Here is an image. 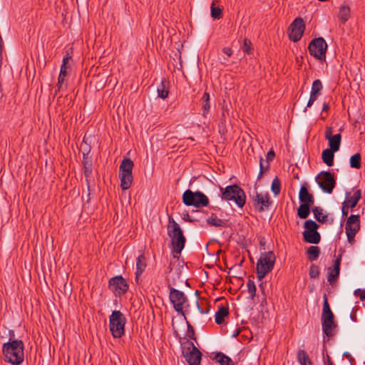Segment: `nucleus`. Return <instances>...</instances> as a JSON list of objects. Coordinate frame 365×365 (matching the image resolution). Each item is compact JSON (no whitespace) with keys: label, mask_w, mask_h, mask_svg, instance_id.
Wrapping results in <instances>:
<instances>
[{"label":"nucleus","mask_w":365,"mask_h":365,"mask_svg":"<svg viewBox=\"0 0 365 365\" xmlns=\"http://www.w3.org/2000/svg\"><path fill=\"white\" fill-rule=\"evenodd\" d=\"M182 202L187 206L195 207H206L209 204L207 197L200 191L192 192L187 190L182 195Z\"/></svg>","instance_id":"0eeeda50"},{"label":"nucleus","mask_w":365,"mask_h":365,"mask_svg":"<svg viewBox=\"0 0 365 365\" xmlns=\"http://www.w3.org/2000/svg\"><path fill=\"white\" fill-rule=\"evenodd\" d=\"M110 287L115 289L116 294L125 293L128 289V284L121 276L113 277L109 281Z\"/></svg>","instance_id":"f3484780"},{"label":"nucleus","mask_w":365,"mask_h":365,"mask_svg":"<svg viewBox=\"0 0 365 365\" xmlns=\"http://www.w3.org/2000/svg\"><path fill=\"white\" fill-rule=\"evenodd\" d=\"M14 336V331H10V341L3 344L2 352L6 361L19 365L24 359V343L21 340L12 339Z\"/></svg>","instance_id":"f257e3e1"},{"label":"nucleus","mask_w":365,"mask_h":365,"mask_svg":"<svg viewBox=\"0 0 365 365\" xmlns=\"http://www.w3.org/2000/svg\"><path fill=\"white\" fill-rule=\"evenodd\" d=\"M66 68H61V71H60V73H59V76H58V84H57V86L58 88V90L61 89V86H62V84L65 81V78L66 76Z\"/></svg>","instance_id":"e433bc0d"},{"label":"nucleus","mask_w":365,"mask_h":365,"mask_svg":"<svg viewBox=\"0 0 365 365\" xmlns=\"http://www.w3.org/2000/svg\"><path fill=\"white\" fill-rule=\"evenodd\" d=\"M214 359L220 365H235L229 356L222 352L216 354Z\"/></svg>","instance_id":"5701e85b"},{"label":"nucleus","mask_w":365,"mask_h":365,"mask_svg":"<svg viewBox=\"0 0 365 365\" xmlns=\"http://www.w3.org/2000/svg\"><path fill=\"white\" fill-rule=\"evenodd\" d=\"M134 166L133 162L130 158H124L119 166V178L122 190L129 189L133 180L132 170Z\"/></svg>","instance_id":"20e7f679"},{"label":"nucleus","mask_w":365,"mask_h":365,"mask_svg":"<svg viewBox=\"0 0 365 365\" xmlns=\"http://www.w3.org/2000/svg\"><path fill=\"white\" fill-rule=\"evenodd\" d=\"M324 303L322 313V322L323 332L327 336H332V329L336 327L334 317L330 309L327 294L323 297Z\"/></svg>","instance_id":"423d86ee"},{"label":"nucleus","mask_w":365,"mask_h":365,"mask_svg":"<svg viewBox=\"0 0 365 365\" xmlns=\"http://www.w3.org/2000/svg\"><path fill=\"white\" fill-rule=\"evenodd\" d=\"M318 227L319 225L317 222L312 220H308L304 222L305 230L314 231V230H317Z\"/></svg>","instance_id":"4c0bfd02"},{"label":"nucleus","mask_w":365,"mask_h":365,"mask_svg":"<svg viewBox=\"0 0 365 365\" xmlns=\"http://www.w3.org/2000/svg\"><path fill=\"white\" fill-rule=\"evenodd\" d=\"M274 156H275L274 152L272 150H269L267 154V163H269V161H272L274 159Z\"/></svg>","instance_id":"49530a36"},{"label":"nucleus","mask_w":365,"mask_h":365,"mask_svg":"<svg viewBox=\"0 0 365 365\" xmlns=\"http://www.w3.org/2000/svg\"><path fill=\"white\" fill-rule=\"evenodd\" d=\"M360 229L359 215H351L346 222L345 230L348 242L353 244L354 237Z\"/></svg>","instance_id":"f8f14e48"},{"label":"nucleus","mask_w":365,"mask_h":365,"mask_svg":"<svg viewBox=\"0 0 365 365\" xmlns=\"http://www.w3.org/2000/svg\"><path fill=\"white\" fill-rule=\"evenodd\" d=\"M310 206L307 204H301L297 210V215L299 218L305 219L307 218L310 212Z\"/></svg>","instance_id":"c85d7f7f"},{"label":"nucleus","mask_w":365,"mask_h":365,"mask_svg":"<svg viewBox=\"0 0 365 365\" xmlns=\"http://www.w3.org/2000/svg\"><path fill=\"white\" fill-rule=\"evenodd\" d=\"M202 111H203L202 115L204 116H205L210 108V95L208 93H206V92L204 93L202 98Z\"/></svg>","instance_id":"7c9ffc66"},{"label":"nucleus","mask_w":365,"mask_h":365,"mask_svg":"<svg viewBox=\"0 0 365 365\" xmlns=\"http://www.w3.org/2000/svg\"><path fill=\"white\" fill-rule=\"evenodd\" d=\"M247 289L251 299H253L256 294V286L255 282L251 279H249L247 282Z\"/></svg>","instance_id":"58836bf2"},{"label":"nucleus","mask_w":365,"mask_h":365,"mask_svg":"<svg viewBox=\"0 0 365 365\" xmlns=\"http://www.w3.org/2000/svg\"><path fill=\"white\" fill-rule=\"evenodd\" d=\"M146 258L143 254L137 257L135 278L138 280L146 268Z\"/></svg>","instance_id":"aec40b11"},{"label":"nucleus","mask_w":365,"mask_h":365,"mask_svg":"<svg viewBox=\"0 0 365 365\" xmlns=\"http://www.w3.org/2000/svg\"><path fill=\"white\" fill-rule=\"evenodd\" d=\"M328 365H334V364L331 361H329Z\"/></svg>","instance_id":"13d9d810"},{"label":"nucleus","mask_w":365,"mask_h":365,"mask_svg":"<svg viewBox=\"0 0 365 365\" xmlns=\"http://www.w3.org/2000/svg\"><path fill=\"white\" fill-rule=\"evenodd\" d=\"M168 235L170 237L173 246V252L175 254L180 255L185 247V237L180 225L175 221L172 217L168 218Z\"/></svg>","instance_id":"f03ea898"},{"label":"nucleus","mask_w":365,"mask_h":365,"mask_svg":"<svg viewBox=\"0 0 365 365\" xmlns=\"http://www.w3.org/2000/svg\"><path fill=\"white\" fill-rule=\"evenodd\" d=\"M319 275V267L315 264H312L309 269V277L312 279H316Z\"/></svg>","instance_id":"a19ab883"},{"label":"nucleus","mask_w":365,"mask_h":365,"mask_svg":"<svg viewBox=\"0 0 365 365\" xmlns=\"http://www.w3.org/2000/svg\"><path fill=\"white\" fill-rule=\"evenodd\" d=\"M207 222L209 225L216 226V227H224L225 225V222L217 218L216 216H211L207 219Z\"/></svg>","instance_id":"72a5a7b5"},{"label":"nucleus","mask_w":365,"mask_h":365,"mask_svg":"<svg viewBox=\"0 0 365 365\" xmlns=\"http://www.w3.org/2000/svg\"><path fill=\"white\" fill-rule=\"evenodd\" d=\"M327 44L322 37L312 40L309 45V51L311 55L319 60H324Z\"/></svg>","instance_id":"9d476101"},{"label":"nucleus","mask_w":365,"mask_h":365,"mask_svg":"<svg viewBox=\"0 0 365 365\" xmlns=\"http://www.w3.org/2000/svg\"><path fill=\"white\" fill-rule=\"evenodd\" d=\"M329 110V105L326 103L323 104L322 110L323 111H327Z\"/></svg>","instance_id":"864d4df0"},{"label":"nucleus","mask_w":365,"mask_h":365,"mask_svg":"<svg viewBox=\"0 0 365 365\" xmlns=\"http://www.w3.org/2000/svg\"><path fill=\"white\" fill-rule=\"evenodd\" d=\"M84 169H85V170H84L85 175L86 177H88L91 174V172H92L91 164L85 163Z\"/></svg>","instance_id":"a18cd8bd"},{"label":"nucleus","mask_w":365,"mask_h":365,"mask_svg":"<svg viewBox=\"0 0 365 365\" xmlns=\"http://www.w3.org/2000/svg\"><path fill=\"white\" fill-rule=\"evenodd\" d=\"M299 199L302 204L312 205L314 202V198L310 194L305 186H302L299 193Z\"/></svg>","instance_id":"6ab92c4d"},{"label":"nucleus","mask_w":365,"mask_h":365,"mask_svg":"<svg viewBox=\"0 0 365 365\" xmlns=\"http://www.w3.org/2000/svg\"><path fill=\"white\" fill-rule=\"evenodd\" d=\"M222 199L233 200L239 207H242L246 202L244 190L237 185L227 186L225 189L220 187Z\"/></svg>","instance_id":"7ed1b4c3"},{"label":"nucleus","mask_w":365,"mask_h":365,"mask_svg":"<svg viewBox=\"0 0 365 365\" xmlns=\"http://www.w3.org/2000/svg\"><path fill=\"white\" fill-rule=\"evenodd\" d=\"M304 240L312 244H318L320 241L321 237L318 232H314L312 234H309L307 232H303Z\"/></svg>","instance_id":"b1692460"},{"label":"nucleus","mask_w":365,"mask_h":365,"mask_svg":"<svg viewBox=\"0 0 365 365\" xmlns=\"http://www.w3.org/2000/svg\"><path fill=\"white\" fill-rule=\"evenodd\" d=\"M228 314V308L225 307H221L215 313V322L217 324H221L224 322L225 317H227Z\"/></svg>","instance_id":"393cba45"},{"label":"nucleus","mask_w":365,"mask_h":365,"mask_svg":"<svg viewBox=\"0 0 365 365\" xmlns=\"http://www.w3.org/2000/svg\"><path fill=\"white\" fill-rule=\"evenodd\" d=\"M239 333H240V330H237L236 332H235V333L233 334V336H237L239 334Z\"/></svg>","instance_id":"4d7b16f0"},{"label":"nucleus","mask_w":365,"mask_h":365,"mask_svg":"<svg viewBox=\"0 0 365 365\" xmlns=\"http://www.w3.org/2000/svg\"><path fill=\"white\" fill-rule=\"evenodd\" d=\"M3 51V40L1 37H0V55L1 54Z\"/></svg>","instance_id":"5fc2aeb1"},{"label":"nucleus","mask_w":365,"mask_h":365,"mask_svg":"<svg viewBox=\"0 0 365 365\" xmlns=\"http://www.w3.org/2000/svg\"><path fill=\"white\" fill-rule=\"evenodd\" d=\"M350 165L351 168L359 169L361 168V155L356 153L350 158Z\"/></svg>","instance_id":"473e14b6"},{"label":"nucleus","mask_w":365,"mask_h":365,"mask_svg":"<svg viewBox=\"0 0 365 365\" xmlns=\"http://www.w3.org/2000/svg\"><path fill=\"white\" fill-rule=\"evenodd\" d=\"M324 138L329 142V149L334 151L339 150L341 140L340 133L332 135V128L327 126L325 128Z\"/></svg>","instance_id":"dca6fc26"},{"label":"nucleus","mask_w":365,"mask_h":365,"mask_svg":"<svg viewBox=\"0 0 365 365\" xmlns=\"http://www.w3.org/2000/svg\"><path fill=\"white\" fill-rule=\"evenodd\" d=\"M69 59V57H65L63 60V64L61 65V68H66V63H68V61Z\"/></svg>","instance_id":"603ef678"},{"label":"nucleus","mask_w":365,"mask_h":365,"mask_svg":"<svg viewBox=\"0 0 365 365\" xmlns=\"http://www.w3.org/2000/svg\"><path fill=\"white\" fill-rule=\"evenodd\" d=\"M304 232H307V233H309V234H312L314 232H317V230H314V231L304 230Z\"/></svg>","instance_id":"6e6d98bb"},{"label":"nucleus","mask_w":365,"mask_h":365,"mask_svg":"<svg viewBox=\"0 0 365 365\" xmlns=\"http://www.w3.org/2000/svg\"><path fill=\"white\" fill-rule=\"evenodd\" d=\"M305 29V25L302 18L295 19L290 24L288 31L289 38L294 41H298L302 36Z\"/></svg>","instance_id":"ddd939ff"},{"label":"nucleus","mask_w":365,"mask_h":365,"mask_svg":"<svg viewBox=\"0 0 365 365\" xmlns=\"http://www.w3.org/2000/svg\"><path fill=\"white\" fill-rule=\"evenodd\" d=\"M322 211L323 210L320 207H315L314 208L312 209L314 217L319 222H324L327 221V216L323 215Z\"/></svg>","instance_id":"2f4dec72"},{"label":"nucleus","mask_w":365,"mask_h":365,"mask_svg":"<svg viewBox=\"0 0 365 365\" xmlns=\"http://www.w3.org/2000/svg\"><path fill=\"white\" fill-rule=\"evenodd\" d=\"M190 345L191 348L188 347L187 351H183V356L185 357L186 361L189 365H200L202 353L192 343H190Z\"/></svg>","instance_id":"2eb2a0df"},{"label":"nucleus","mask_w":365,"mask_h":365,"mask_svg":"<svg viewBox=\"0 0 365 365\" xmlns=\"http://www.w3.org/2000/svg\"><path fill=\"white\" fill-rule=\"evenodd\" d=\"M110 331L115 338H120L124 334L125 319L120 311H113L110 316Z\"/></svg>","instance_id":"6e6552de"},{"label":"nucleus","mask_w":365,"mask_h":365,"mask_svg":"<svg viewBox=\"0 0 365 365\" xmlns=\"http://www.w3.org/2000/svg\"><path fill=\"white\" fill-rule=\"evenodd\" d=\"M361 195V190H356L354 192L353 195L350 198L347 199L346 201H345L346 204H347L351 208L354 207L357 205L359 200H360Z\"/></svg>","instance_id":"cd10ccee"},{"label":"nucleus","mask_w":365,"mask_h":365,"mask_svg":"<svg viewBox=\"0 0 365 365\" xmlns=\"http://www.w3.org/2000/svg\"><path fill=\"white\" fill-rule=\"evenodd\" d=\"M272 192L274 194V195H277L279 194L281 190V182L278 178H275L272 182L271 185Z\"/></svg>","instance_id":"f704fd0d"},{"label":"nucleus","mask_w":365,"mask_h":365,"mask_svg":"<svg viewBox=\"0 0 365 365\" xmlns=\"http://www.w3.org/2000/svg\"><path fill=\"white\" fill-rule=\"evenodd\" d=\"M341 255H339L334 261L333 267L328 268L327 280L330 284H333L337 280L340 272V264Z\"/></svg>","instance_id":"a211bd4d"},{"label":"nucleus","mask_w":365,"mask_h":365,"mask_svg":"<svg viewBox=\"0 0 365 365\" xmlns=\"http://www.w3.org/2000/svg\"><path fill=\"white\" fill-rule=\"evenodd\" d=\"M250 41H247V39L245 40L244 41V50L245 52L248 53L249 52V49H250Z\"/></svg>","instance_id":"8fccbe9b"},{"label":"nucleus","mask_w":365,"mask_h":365,"mask_svg":"<svg viewBox=\"0 0 365 365\" xmlns=\"http://www.w3.org/2000/svg\"><path fill=\"white\" fill-rule=\"evenodd\" d=\"M319 187L326 193L331 194L335 187L334 176L329 171H322L316 177Z\"/></svg>","instance_id":"1a4fd4ad"},{"label":"nucleus","mask_w":365,"mask_h":365,"mask_svg":"<svg viewBox=\"0 0 365 365\" xmlns=\"http://www.w3.org/2000/svg\"><path fill=\"white\" fill-rule=\"evenodd\" d=\"M297 359L301 365H312L311 359H309L307 352L300 349L297 352Z\"/></svg>","instance_id":"a878e982"},{"label":"nucleus","mask_w":365,"mask_h":365,"mask_svg":"<svg viewBox=\"0 0 365 365\" xmlns=\"http://www.w3.org/2000/svg\"><path fill=\"white\" fill-rule=\"evenodd\" d=\"M222 52L226 54L227 56H230L232 53V51L230 48L229 47H225L223 48L222 49Z\"/></svg>","instance_id":"09e8293b"},{"label":"nucleus","mask_w":365,"mask_h":365,"mask_svg":"<svg viewBox=\"0 0 365 365\" xmlns=\"http://www.w3.org/2000/svg\"><path fill=\"white\" fill-rule=\"evenodd\" d=\"M169 298L175 311L184 315L183 309L187 301L185 294L175 288H170Z\"/></svg>","instance_id":"9b49d317"},{"label":"nucleus","mask_w":365,"mask_h":365,"mask_svg":"<svg viewBox=\"0 0 365 365\" xmlns=\"http://www.w3.org/2000/svg\"><path fill=\"white\" fill-rule=\"evenodd\" d=\"M354 294L359 297L361 301L365 300V289H358L354 291Z\"/></svg>","instance_id":"c03bdc74"},{"label":"nucleus","mask_w":365,"mask_h":365,"mask_svg":"<svg viewBox=\"0 0 365 365\" xmlns=\"http://www.w3.org/2000/svg\"><path fill=\"white\" fill-rule=\"evenodd\" d=\"M307 253L308 255V259L312 262L319 257L320 254V249L319 247L312 246L308 249Z\"/></svg>","instance_id":"c756f323"},{"label":"nucleus","mask_w":365,"mask_h":365,"mask_svg":"<svg viewBox=\"0 0 365 365\" xmlns=\"http://www.w3.org/2000/svg\"><path fill=\"white\" fill-rule=\"evenodd\" d=\"M350 8L346 4H341L339 7L338 17L342 23H345L350 16Z\"/></svg>","instance_id":"412c9836"},{"label":"nucleus","mask_w":365,"mask_h":365,"mask_svg":"<svg viewBox=\"0 0 365 365\" xmlns=\"http://www.w3.org/2000/svg\"><path fill=\"white\" fill-rule=\"evenodd\" d=\"M336 151H334L331 149H326L323 150L322 153V158L323 160V162L328 166H331L334 163V153Z\"/></svg>","instance_id":"4be33fe9"},{"label":"nucleus","mask_w":365,"mask_h":365,"mask_svg":"<svg viewBox=\"0 0 365 365\" xmlns=\"http://www.w3.org/2000/svg\"><path fill=\"white\" fill-rule=\"evenodd\" d=\"M348 207H349L347 204H346V202L343 203L342 206V215L346 216L348 215Z\"/></svg>","instance_id":"de8ad7c7"},{"label":"nucleus","mask_w":365,"mask_h":365,"mask_svg":"<svg viewBox=\"0 0 365 365\" xmlns=\"http://www.w3.org/2000/svg\"><path fill=\"white\" fill-rule=\"evenodd\" d=\"M276 257L271 251L262 254L257 262V277L262 280L267 274L270 272L274 264Z\"/></svg>","instance_id":"39448f33"},{"label":"nucleus","mask_w":365,"mask_h":365,"mask_svg":"<svg viewBox=\"0 0 365 365\" xmlns=\"http://www.w3.org/2000/svg\"><path fill=\"white\" fill-rule=\"evenodd\" d=\"M319 94L311 92L309 99L307 102V106L311 107L314 102L317 99Z\"/></svg>","instance_id":"37998d69"},{"label":"nucleus","mask_w":365,"mask_h":365,"mask_svg":"<svg viewBox=\"0 0 365 365\" xmlns=\"http://www.w3.org/2000/svg\"><path fill=\"white\" fill-rule=\"evenodd\" d=\"M322 89V84L320 80H315L312 86L311 92L319 94L320 91Z\"/></svg>","instance_id":"ea45409f"},{"label":"nucleus","mask_w":365,"mask_h":365,"mask_svg":"<svg viewBox=\"0 0 365 365\" xmlns=\"http://www.w3.org/2000/svg\"><path fill=\"white\" fill-rule=\"evenodd\" d=\"M259 166H260V172H259V177H260L264 171L267 170V169L269 168V163H267V165H264V160L261 157L260 159H259Z\"/></svg>","instance_id":"79ce46f5"},{"label":"nucleus","mask_w":365,"mask_h":365,"mask_svg":"<svg viewBox=\"0 0 365 365\" xmlns=\"http://www.w3.org/2000/svg\"><path fill=\"white\" fill-rule=\"evenodd\" d=\"M222 14V11L219 7L215 6V1L212 2L211 5V16L213 19H219L221 18Z\"/></svg>","instance_id":"c9c22d12"},{"label":"nucleus","mask_w":365,"mask_h":365,"mask_svg":"<svg viewBox=\"0 0 365 365\" xmlns=\"http://www.w3.org/2000/svg\"><path fill=\"white\" fill-rule=\"evenodd\" d=\"M168 82L163 79L161 81V84L158 87V96L163 99H165L168 96Z\"/></svg>","instance_id":"bb28decb"},{"label":"nucleus","mask_w":365,"mask_h":365,"mask_svg":"<svg viewBox=\"0 0 365 365\" xmlns=\"http://www.w3.org/2000/svg\"><path fill=\"white\" fill-rule=\"evenodd\" d=\"M271 204L272 200L267 192H256L253 197V205L259 212L267 210Z\"/></svg>","instance_id":"4468645a"},{"label":"nucleus","mask_w":365,"mask_h":365,"mask_svg":"<svg viewBox=\"0 0 365 365\" xmlns=\"http://www.w3.org/2000/svg\"><path fill=\"white\" fill-rule=\"evenodd\" d=\"M188 329L190 330L188 331L187 335L190 338H192V336L194 335V330L190 324H188Z\"/></svg>","instance_id":"3c124183"}]
</instances>
